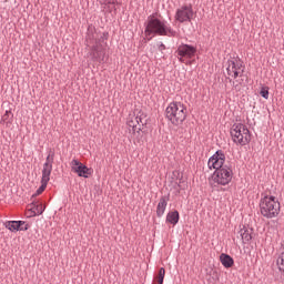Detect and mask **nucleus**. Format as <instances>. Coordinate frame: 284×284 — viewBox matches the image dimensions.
<instances>
[{
  "instance_id": "f3484780",
  "label": "nucleus",
  "mask_w": 284,
  "mask_h": 284,
  "mask_svg": "<svg viewBox=\"0 0 284 284\" xmlns=\"http://www.w3.org/2000/svg\"><path fill=\"white\" fill-rule=\"evenodd\" d=\"M164 278H165V268L161 267L159 270L158 275L155 276V278L153 281V284H163Z\"/></svg>"
},
{
  "instance_id": "5701e85b",
  "label": "nucleus",
  "mask_w": 284,
  "mask_h": 284,
  "mask_svg": "<svg viewBox=\"0 0 284 284\" xmlns=\"http://www.w3.org/2000/svg\"><path fill=\"white\" fill-rule=\"evenodd\" d=\"M160 50H165V44H161Z\"/></svg>"
},
{
  "instance_id": "dca6fc26",
  "label": "nucleus",
  "mask_w": 284,
  "mask_h": 284,
  "mask_svg": "<svg viewBox=\"0 0 284 284\" xmlns=\"http://www.w3.org/2000/svg\"><path fill=\"white\" fill-rule=\"evenodd\" d=\"M166 222L171 223V225H176V223H179V212L178 211L169 212L166 215Z\"/></svg>"
},
{
  "instance_id": "a211bd4d",
  "label": "nucleus",
  "mask_w": 284,
  "mask_h": 284,
  "mask_svg": "<svg viewBox=\"0 0 284 284\" xmlns=\"http://www.w3.org/2000/svg\"><path fill=\"white\" fill-rule=\"evenodd\" d=\"M240 236L242 237V241L246 243H248V241H252V234L245 227L240 230Z\"/></svg>"
},
{
  "instance_id": "f03ea898",
  "label": "nucleus",
  "mask_w": 284,
  "mask_h": 284,
  "mask_svg": "<svg viewBox=\"0 0 284 284\" xmlns=\"http://www.w3.org/2000/svg\"><path fill=\"white\" fill-rule=\"evenodd\" d=\"M260 211L266 219H276L281 212V203L276 196L264 195L260 202Z\"/></svg>"
},
{
  "instance_id": "412c9836",
  "label": "nucleus",
  "mask_w": 284,
  "mask_h": 284,
  "mask_svg": "<svg viewBox=\"0 0 284 284\" xmlns=\"http://www.w3.org/2000/svg\"><path fill=\"white\" fill-rule=\"evenodd\" d=\"M101 6H109L116 3V0H98Z\"/></svg>"
},
{
  "instance_id": "ddd939ff",
  "label": "nucleus",
  "mask_w": 284,
  "mask_h": 284,
  "mask_svg": "<svg viewBox=\"0 0 284 284\" xmlns=\"http://www.w3.org/2000/svg\"><path fill=\"white\" fill-rule=\"evenodd\" d=\"M21 225H26V222L24 221H9L4 224L7 230H9L10 232H19V230L21 229Z\"/></svg>"
},
{
  "instance_id": "6e6552de",
  "label": "nucleus",
  "mask_w": 284,
  "mask_h": 284,
  "mask_svg": "<svg viewBox=\"0 0 284 284\" xmlns=\"http://www.w3.org/2000/svg\"><path fill=\"white\" fill-rule=\"evenodd\" d=\"M178 59L185 65H192V59L196 57V47L190 44H181L178 50Z\"/></svg>"
},
{
  "instance_id": "9b49d317",
  "label": "nucleus",
  "mask_w": 284,
  "mask_h": 284,
  "mask_svg": "<svg viewBox=\"0 0 284 284\" xmlns=\"http://www.w3.org/2000/svg\"><path fill=\"white\" fill-rule=\"evenodd\" d=\"M225 164V154L223 151H216V153L209 159L207 166L210 170H223Z\"/></svg>"
},
{
  "instance_id": "2eb2a0df",
  "label": "nucleus",
  "mask_w": 284,
  "mask_h": 284,
  "mask_svg": "<svg viewBox=\"0 0 284 284\" xmlns=\"http://www.w3.org/2000/svg\"><path fill=\"white\" fill-rule=\"evenodd\" d=\"M165 207H168V199L161 197L160 202L158 203L156 215L163 216V214H165Z\"/></svg>"
},
{
  "instance_id": "f8f14e48",
  "label": "nucleus",
  "mask_w": 284,
  "mask_h": 284,
  "mask_svg": "<svg viewBox=\"0 0 284 284\" xmlns=\"http://www.w3.org/2000/svg\"><path fill=\"white\" fill-rule=\"evenodd\" d=\"M70 168L71 171L74 172V174H78V176H82L83 179H89L90 174H92L90 169L83 163L79 162V160H72L70 163Z\"/></svg>"
},
{
  "instance_id": "aec40b11",
  "label": "nucleus",
  "mask_w": 284,
  "mask_h": 284,
  "mask_svg": "<svg viewBox=\"0 0 284 284\" xmlns=\"http://www.w3.org/2000/svg\"><path fill=\"white\" fill-rule=\"evenodd\" d=\"M260 94L263 99H270V89L267 87L262 88Z\"/></svg>"
},
{
  "instance_id": "0eeeda50",
  "label": "nucleus",
  "mask_w": 284,
  "mask_h": 284,
  "mask_svg": "<svg viewBox=\"0 0 284 284\" xmlns=\"http://www.w3.org/2000/svg\"><path fill=\"white\" fill-rule=\"evenodd\" d=\"M148 115L143 113V111H139L136 114H130L126 120V125L129 126L130 131L133 132V134H139L143 130V125L145 124V119Z\"/></svg>"
},
{
  "instance_id": "7ed1b4c3",
  "label": "nucleus",
  "mask_w": 284,
  "mask_h": 284,
  "mask_svg": "<svg viewBox=\"0 0 284 284\" xmlns=\"http://www.w3.org/2000/svg\"><path fill=\"white\" fill-rule=\"evenodd\" d=\"M145 34L146 37H150V34H159L160 37H174L176 31L170 27H166L165 23L161 22V20L151 16L148 20Z\"/></svg>"
},
{
  "instance_id": "6ab92c4d",
  "label": "nucleus",
  "mask_w": 284,
  "mask_h": 284,
  "mask_svg": "<svg viewBox=\"0 0 284 284\" xmlns=\"http://www.w3.org/2000/svg\"><path fill=\"white\" fill-rule=\"evenodd\" d=\"M43 212H45V206H43V204H38L36 207H33L34 215L43 214Z\"/></svg>"
},
{
  "instance_id": "1a4fd4ad",
  "label": "nucleus",
  "mask_w": 284,
  "mask_h": 284,
  "mask_svg": "<svg viewBox=\"0 0 284 284\" xmlns=\"http://www.w3.org/2000/svg\"><path fill=\"white\" fill-rule=\"evenodd\" d=\"M231 136L233 139V143H248L250 130H247L245 124H233L231 129Z\"/></svg>"
},
{
  "instance_id": "4be33fe9",
  "label": "nucleus",
  "mask_w": 284,
  "mask_h": 284,
  "mask_svg": "<svg viewBox=\"0 0 284 284\" xmlns=\"http://www.w3.org/2000/svg\"><path fill=\"white\" fill-rule=\"evenodd\" d=\"M27 230H30V224L24 222V224L20 226L19 231L27 232Z\"/></svg>"
},
{
  "instance_id": "9d476101",
  "label": "nucleus",
  "mask_w": 284,
  "mask_h": 284,
  "mask_svg": "<svg viewBox=\"0 0 284 284\" xmlns=\"http://www.w3.org/2000/svg\"><path fill=\"white\" fill-rule=\"evenodd\" d=\"M194 19V9L192 7H181L175 12V21L179 23H185L186 21H192Z\"/></svg>"
},
{
  "instance_id": "20e7f679",
  "label": "nucleus",
  "mask_w": 284,
  "mask_h": 284,
  "mask_svg": "<svg viewBox=\"0 0 284 284\" xmlns=\"http://www.w3.org/2000/svg\"><path fill=\"white\" fill-rule=\"evenodd\" d=\"M187 116V108L181 102H171L166 108V119L173 123V125H181Z\"/></svg>"
},
{
  "instance_id": "39448f33",
  "label": "nucleus",
  "mask_w": 284,
  "mask_h": 284,
  "mask_svg": "<svg viewBox=\"0 0 284 284\" xmlns=\"http://www.w3.org/2000/svg\"><path fill=\"white\" fill-rule=\"evenodd\" d=\"M52 163H54V151L50 150L45 163L43 164L41 186L37 190L36 193L38 196L39 194H43L48 187L50 175L52 174Z\"/></svg>"
},
{
  "instance_id": "f257e3e1",
  "label": "nucleus",
  "mask_w": 284,
  "mask_h": 284,
  "mask_svg": "<svg viewBox=\"0 0 284 284\" xmlns=\"http://www.w3.org/2000/svg\"><path fill=\"white\" fill-rule=\"evenodd\" d=\"M226 72L231 78V83L233 89L239 92L242 85H245V80L247 77L245 75V64L239 58H233L227 61Z\"/></svg>"
},
{
  "instance_id": "4468645a",
  "label": "nucleus",
  "mask_w": 284,
  "mask_h": 284,
  "mask_svg": "<svg viewBox=\"0 0 284 284\" xmlns=\"http://www.w3.org/2000/svg\"><path fill=\"white\" fill-rule=\"evenodd\" d=\"M220 261H221L222 265L226 268H230L234 265V258H232V256L224 254V253H222L220 255Z\"/></svg>"
},
{
  "instance_id": "423d86ee",
  "label": "nucleus",
  "mask_w": 284,
  "mask_h": 284,
  "mask_svg": "<svg viewBox=\"0 0 284 284\" xmlns=\"http://www.w3.org/2000/svg\"><path fill=\"white\" fill-rule=\"evenodd\" d=\"M234 176V173L232 172V169L224 166L220 170H216L212 178H211V184L212 185H230L232 183V178Z\"/></svg>"
}]
</instances>
